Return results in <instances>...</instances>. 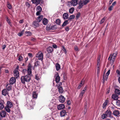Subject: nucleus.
I'll return each instance as SVG.
<instances>
[{
    "mask_svg": "<svg viewBox=\"0 0 120 120\" xmlns=\"http://www.w3.org/2000/svg\"><path fill=\"white\" fill-rule=\"evenodd\" d=\"M34 69V67L31 66L30 64H29L27 68V75L25 76H23L21 77V82L23 84H25V82H29L31 79L30 77L32 76L31 72V68Z\"/></svg>",
    "mask_w": 120,
    "mask_h": 120,
    "instance_id": "1",
    "label": "nucleus"
},
{
    "mask_svg": "<svg viewBox=\"0 0 120 120\" xmlns=\"http://www.w3.org/2000/svg\"><path fill=\"white\" fill-rule=\"evenodd\" d=\"M81 0H72L70 2H69L68 3V6L69 7H70L76 5L78 2H80Z\"/></svg>",
    "mask_w": 120,
    "mask_h": 120,
    "instance_id": "2",
    "label": "nucleus"
},
{
    "mask_svg": "<svg viewBox=\"0 0 120 120\" xmlns=\"http://www.w3.org/2000/svg\"><path fill=\"white\" fill-rule=\"evenodd\" d=\"M117 54L116 53H115L113 54V55L111 54L110 55V56L108 58L109 60H110L111 61V63L112 64L114 61L115 58L117 56Z\"/></svg>",
    "mask_w": 120,
    "mask_h": 120,
    "instance_id": "3",
    "label": "nucleus"
},
{
    "mask_svg": "<svg viewBox=\"0 0 120 120\" xmlns=\"http://www.w3.org/2000/svg\"><path fill=\"white\" fill-rule=\"evenodd\" d=\"M43 53L40 51L38 52L36 54V57L38 58V59L39 60L42 61L43 59Z\"/></svg>",
    "mask_w": 120,
    "mask_h": 120,
    "instance_id": "4",
    "label": "nucleus"
},
{
    "mask_svg": "<svg viewBox=\"0 0 120 120\" xmlns=\"http://www.w3.org/2000/svg\"><path fill=\"white\" fill-rule=\"evenodd\" d=\"M110 71V70H109L107 72L105 75L104 74L103 76V80L104 82L105 80H107Z\"/></svg>",
    "mask_w": 120,
    "mask_h": 120,
    "instance_id": "5",
    "label": "nucleus"
},
{
    "mask_svg": "<svg viewBox=\"0 0 120 120\" xmlns=\"http://www.w3.org/2000/svg\"><path fill=\"white\" fill-rule=\"evenodd\" d=\"M33 101H34V100L32 99V101L30 102V104L29 105H28V109L29 110H30L32 109L33 108V105L34 104V102Z\"/></svg>",
    "mask_w": 120,
    "mask_h": 120,
    "instance_id": "6",
    "label": "nucleus"
},
{
    "mask_svg": "<svg viewBox=\"0 0 120 120\" xmlns=\"http://www.w3.org/2000/svg\"><path fill=\"white\" fill-rule=\"evenodd\" d=\"M86 89V87H85L83 90L82 91V92L80 93V94L79 95V97L81 98H82L83 95H84V93L85 92Z\"/></svg>",
    "mask_w": 120,
    "mask_h": 120,
    "instance_id": "7",
    "label": "nucleus"
},
{
    "mask_svg": "<svg viewBox=\"0 0 120 120\" xmlns=\"http://www.w3.org/2000/svg\"><path fill=\"white\" fill-rule=\"evenodd\" d=\"M79 3V6H78V8L79 9H80L84 5H86L85 4L84 2L83 1H80V2H78Z\"/></svg>",
    "mask_w": 120,
    "mask_h": 120,
    "instance_id": "8",
    "label": "nucleus"
},
{
    "mask_svg": "<svg viewBox=\"0 0 120 120\" xmlns=\"http://www.w3.org/2000/svg\"><path fill=\"white\" fill-rule=\"evenodd\" d=\"M6 112L4 111H1L0 112V115L2 117H5L6 115Z\"/></svg>",
    "mask_w": 120,
    "mask_h": 120,
    "instance_id": "9",
    "label": "nucleus"
},
{
    "mask_svg": "<svg viewBox=\"0 0 120 120\" xmlns=\"http://www.w3.org/2000/svg\"><path fill=\"white\" fill-rule=\"evenodd\" d=\"M8 91H9L6 89H4L2 91V94L4 96L8 95Z\"/></svg>",
    "mask_w": 120,
    "mask_h": 120,
    "instance_id": "10",
    "label": "nucleus"
},
{
    "mask_svg": "<svg viewBox=\"0 0 120 120\" xmlns=\"http://www.w3.org/2000/svg\"><path fill=\"white\" fill-rule=\"evenodd\" d=\"M59 100L61 103H63L65 100V98L62 95H60L59 97Z\"/></svg>",
    "mask_w": 120,
    "mask_h": 120,
    "instance_id": "11",
    "label": "nucleus"
},
{
    "mask_svg": "<svg viewBox=\"0 0 120 120\" xmlns=\"http://www.w3.org/2000/svg\"><path fill=\"white\" fill-rule=\"evenodd\" d=\"M14 75L15 77L17 78L19 75V72L18 70H15L14 71Z\"/></svg>",
    "mask_w": 120,
    "mask_h": 120,
    "instance_id": "12",
    "label": "nucleus"
},
{
    "mask_svg": "<svg viewBox=\"0 0 120 120\" xmlns=\"http://www.w3.org/2000/svg\"><path fill=\"white\" fill-rule=\"evenodd\" d=\"M64 108V105L63 104H62L59 105L57 107V108L58 110H60Z\"/></svg>",
    "mask_w": 120,
    "mask_h": 120,
    "instance_id": "13",
    "label": "nucleus"
},
{
    "mask_svg": "<svg viewBox=\"0 0 120 120\" xmlns=\"http://www.w3.org/2000/svg\"><path fill=\"white\" fill-rule=\"evenodd\" d=\"M118 96L115 94H113L112 95V98L114 100H117L118 98Z\"/></svg>",
    "mask_w": 120,
    "mask_h": 120,
    "instance_id": "14",
    "label": "nucleus"
},
{
    "mask_svg": "<svg viewBox=\"0 0 120 120\" xmlns=\"http://www.w3.org/2000/svg\"><path fill=\"white\" fill-rule=\"evenodd\" d=\"M15 82V79L14 77L11 78L10 80V82L11 84H13Z\"/></svg>",
    "mask_w": 120,
    "mask_h": 120,
    "instance_id": "15",
    "label": "nucleus"
},
{
    "mask_svg": "<svg viewBox=\"0 0 120 120\" xmlns=\"http://www.w3.org/2000/svg\"><path fill=\"white\" fill-rule=\"evenodd\" d=\"M105 113L106 116H111V112L110 110H107L105 112Z\"/></svg>",
    "mask_w": 120,
    "mask_h": 120,
    "instance_id": "16",
    "label": "nucleus"
},
{
    "mask_svg": "<svg viewBox=\"0 0 120 120\" xmlns=\"http://www.w3.org/2000/svg\"><path fill=\"white\" fill-rule=\"evenodd\" d=\"M6 89L8 91H9L11 89V85L9 84H8L6 86Z\"/></svg>",
    "mask_w": 120,
    "mask_h": 120,
    "instance_id": "17",
    "label": "nucleus"
},
{
    "mask_svg": "<svg viewBox=\"0 0 120 120\" xmlns=\"http://www.w3.org/2000/svg\"><path fill=\"white\" fill-rule=\"evenodd\" d=\"M47 50L48 52L51 53L53 51V49L52 47L49 46L47 48Z\"/></svg>",
    "mask_w": 120,
    "mask_h": 120,
    "instance_id": "18",
    "label": "nucleus"
},
{
    "mask_svg": "<svg viewBox=\"0 0 120 120\" xmlns=\"http://www.w3.org/2000/svg\"><path fill=\"white\" fill-rule=\"evenodd\" d=\"M7 106L10 108L12 107L13 106L12 103L9 101L7 102Z\"/></svg>",
    "mask_w": 120,
    "mask_h": 120,
    "instance_id": "19",
    "label": "nucleus"
},
{
    "mask_svg": "<svg viewBox=\"0 0 120 120\" xmlns=\"http://www.w3.org/2000/svg\"><path fill=\"white\" fill-rule=\"evenodd\" d=\"M31 1L33 3L38 5L39 4L40 2V0H31Z\"/></svg>",
    "mask_w": 120,
    "mask_h": 120,
    "instance_id": "20",
    "label": "nucleus"
},
{
    "mask_svg": "<svg viewBox=\"0 0 120 120\" xmlns=\"http://www.w3.org/2000/svg\"><path fill=\"white\" fill-rule=\"evenodd\" d=\"M39 23L36 21H34L33 23V26L34 27H37L39 26Z\"/></svg>",
    "mask_w": 120,
    "mask_h": 120,
    "instance_id": "21",
    "label": "nucleus"
},
{
    "mask_svg": "<svg viewBox=\"0 0 120 120\" xmlns=\"http://www.w3.org/2000/svg\"><path fill=\"white\" fill-rule=\"evenodd\" d=\"M115 94L118 96L120 95V90L118 89H115Z\"/></svg>",
    "mask_w": 120,
    "mask_h": 120,
    "instance_id": "22",
    "label": "nucleus"
},
{
    "mask_svg": "<svg viewBox=\"0 0 120 120\" xmlns=\"http://www.w3.org/2000/svg\"><path fill=\"white\" fill-rule=\"evenodd\" d=\"M56 76L55 78V80L56 83H57L60 81V77L58 74L56 75Z\"/></svg>",
    "mask_w": 120,
    "mask_h": 120,
    "instance_id": "23",
    "label": "nucleus"
},
{
    "mask_svg": "<svg viewBox=\"0 0 120 120\" xmlns=\"http://www.w3.org/2000/svg\"><path fill=\"white\" fill-rule=\"evenodd\" d=\"M43 16L42 15H40L38 17L37 19V22H40L42 20L43 18Z\"/></svg>",
    "mask_w": 120,
    "mask_h": 120,
    "instance_id": "24",
    "label": "nucleus"
},
{
    "mask_svg": "<svg viewBox=\"0 0 120 120\" xmlns=\"http://www.w3.org/2000/svg\"><path fill=\"white\" fill-rule=\"evenodd\" d=\"M66 112L65 110H63L60 112L61 116L63 117L66 114Z\"/></svg>",
    "mask_w": 120,
    "mask_h": 120,
    "instance_id": "25",
    "label": "nucleus"
},
{
    "mask_svg": "<svg viewBox=\"0 0 120 120\" xmlns=\"http://www.w3.org/2000/svg\"><path fill=\"white\" fill-rule=\"evenodd\" d=\"M63 17L64 19H68V15L67 13H64L63 15Z\"/></svg>",
    "mask_w": 120,
    "mask_h": 120,
    "instance_id": "26",
    "label": "nucleus"
},
{
    "mask_svg": "<svg viewBox=\"0 0 120 120\" xmlns=\"http://www.w3.org/2000/svg\"><path fill=\"white\" fill-rule=\"evenodd\" d=\"M119 112L118 111L115 110L113 111V114L116 116H117L119 114Z\"/></svg>",
    "mask_w": 120,
    "mask_h": 120,
    "instance_id": "27",
    "label": "nucleus"
},
{
    "mask_svg": "<svg viewBox=\"0 0 120 120\" xmlns=\"http://www.w3.org/2000/svg\"><path fill=\"white\" fill-rule=\"evenodd\" d=\"M56 70L59 71L60 69V66L58 63H57L56 65Z\"/></svg>",
    "mask_w": 120,
    "mask_h": 120,
    "instance_id": "28",
    "label": "nucleus"
},
{
    "mask_svg": "<svg viewBox=\"0 0 120 120\" xmlns=\"http://www.w3.org/2000/svg\"><path fill=\"white\" fill-rule=\"evenodd\" d=\"M108 102V101L107 100H105V101L104 102L103 104V109L105 108L106 106L107 105V103Z\"/></svg>",
    "mask_w": 120,
    "mask_h": 120,
    "instance_id": "29",
    "label": "nucleus"
},
{
    "mask_svg": "<svg viewBox=\"0 0 120 120\" xmlns=\"http://www.w3.org/2000/svg\"><path fill=\"white\" fill-rule=\"evenodd\" d=\"M43 24L44 25H46L47 23L48 22V20L45 19L44 18L42 20Z\"/></svg>",
    "mask_w": 120,
    "mask_h": 120,
    "instance_id": "30",
    "label": "nucleus"
},
{
    "mask_svg": "<svg viewBox=\"0 0 120 120\" xmlns=\"http://www.w3.org/2000/svg\"><path fill=\"white\" fill-rule=\"evenodd\" d=\"M68 20H65L62 25V26L63 27H64L68 24Z\"/></svg>",
    "mask_w": 120,
    "mask_h": 120,
    "instance_id": "31",
    "label": "nucleus"
},
{
    "mask_svg": "<svg viewBox=\"0 0 120 120\" xmlns=\"http://www.w3.org/2000/svg\"><path fill=\"white\" fill-rule=\"evenodd\" d=\"M37 94L35 92H33V97L34 98H36L37 97Z\"/></svg>",
    "mask_w": 120,
    "mask_h": 120,
    "instance_id": "32",
    "label": "nucleus"
},
{
    "mask_svg": "<svg viewBox=\"0 0 120 120\" xmlns=\"http://www.w3.org/2000/svg\"><path fill=\"white\" fill-rule=\"evenodd\" d=\"M6 19L7 22L8 23V24L10 25L11 24V23L10 22V19H9L7 16H6L5 17Z\"/></svg>",
    "mask_w": 120,
    "mask_h": 120,
    "instance_id": "33",
    "label": "nucleus"
},
{
    "mask_svg": "<svg viewBox=\"0 0 120 120\" xmlns=\"http://www.w3.org/2000/svg\"><path fill=\"white\" fill-rule=\"evenodd\" d=\"M58 89L59 92L60 93H62L63 91V90L62 87L61 86L57 87Z\"/></svg>",
    "mask_w": 120,
    "mask_h": 120,
    "instance_id": "34",
    "label": "nucleus"
},
{
    "mask_svg": "<svg viewBox=\"0 0 120 120\" xmlns=\"http://www.w3.org/2000/svg\"><path fill=\"white\" fill-rule=\"evenodd\" d=\"M25 34L26 36H30L31 35L32 33L29 31H27L26 32Z\"/></svg>",
    "mask_w": 120,
    "mask_h": 120,
    "instance_id": "35",
    "label": "nucleus"
},
{
    "mask_svg": "<svg viewBox=\"0 0 120 120\" xmlns=\"http://www.w3.org/2000/svg\"><path fill=\"white\" fill-rule=\"evenodd\" d=\"M24 31V30H23L22 31L19 32V33L18 34V36L20 37L23 34Z\"/></svg>",
    "mask_w": 120,
    "mask_h": 120,
    "instance_id": "36",
    "label": "nucleus"
},
{
    "mask_svg": "<svg viewBox=\"0 0 120 120\" xmlns=\"http://www.w3.org/2000/svg\"><path fill=\"white\" fill-rule=\"evenodd\" d=\"M75 17V16L74 15H71L68 18V20H70L71 19H74Z\"/></svg>",
    "mask_w": 120,
    "mask_h": 120,
    "instance_id": "37",
    "label": "nucleus"
},
{
    "mask_svg": "<svg viewBox=\"0 0 120 120\" xmlns=\"http://www.w3.org/2000/svg\"><path fill=\"white\" fill-rule=\"evenodd\" d=\"M74 8H71L69 10V12L70 13L72 14V13L74 11Z\"/></svg>",
    "mask_w": 120,
    "mask_h": 120,
    "instance_id": "38",
    "label": "nucleus"
},
{
    "mask_svg": "<svg viewBox=\"0 0 120 120\" xmlns=\"http://www.w3.org/2000/svg\"><path fill=\"white\" fill-rule=\"evenodd\" d=\"M23 60V57L21 56H19L18 57V60L20 61H22Z\"/></svg>",
    "mask_w": 120,
    "mask_h": 120,
    "instance_id": "39",
    "label": "nucleus"
},
{
    "mask_svg": "<svg viewBox=\"0 0 120 120\" xmlns=\"http://www.w3.org/2000/svg\"><path fill=\"white\" fill-rule=\"evenodd\" d=\"M9 107L7 106L5 108V110L8 112H10V109L9 108Z\"/></svg>",
    "mask_w": 120,
    "mask_h": 120,
    "instance_id": "40",
    "label": "nucleus"
},
{
    "mask_svg": "<svg viewBox=\"0 0 120 120\" xmlns=\"http://www.w3.org/2000/svg\"><path fill=\"white\" fill-rule=\"evenodd\" d=\"M84 81V80H83L81 81L80 84L78 85V89H79L82 86V82H83Z\"/></svg>",
    "mask_w": 120,
    "mask_h": 120,
    "instance_id": "41",
    "label": "nucleus"
},
{
    "mask_svg": "<svg viewBox=\"0 0 120 120\" xmlns=\"http://www.w3.org/2000/svg\"><path fill=\"white\" fill-rule=\"evenodd\" d=\"M53 104L52 103H50L49 105V108L50 109H52V108L53 107Z\"/></svg>",
    "mask_w": 120,
    "mask_h": 120,
    "instance_id": "42",
    "label": "nucleus"
},
{
    "mask_svg": "<svg viewBox=\"0 0 120 120\" xmlns=\"http://www.w3.org/2000/svg\"><path fill=\"white\" fill-rule=\"evenodd\" d=\"M4 108V106L3 103H0V110Z\"/></svg>",
    "mask_w": 120,
    "mask_h": 120,
    "instance_id": "43",
    "label": "nucleus"
},
{
    "mask_svg": "<svg viewBox=\"0 0 120 120\" xmlns=\"http://www.w3.org/2000/svg\"><path fill=\"white\" fill-rule=\"evenodd\" d=\"M7 7L10 9H11L12 8V7L10 4L8 2H7Z\"/></svg>",
    "mask_w": 120,
    "mask_h": 120,
    "instance_id": "44",
    "label": "nucleus"
},
{
    "mask_svg": "<svg viewBox=\"0 0 120 120\" xmlns=\"http://www.w3.org/2000/svg\"><path fill=\"white\" fill-rule=\"evenodd\" d=\"M105 17H104L102 19H101L100 22V24H102L103 23L105 20Z\"/></svg>",
    "mask_w": 120,
    "mask_h": 120,
    "instance_id": "45",
    "label": "nucleus"
},
{
    "mask_svg": "<svg viewBox=\"0 0 120 120\" xmlns=\"http://www.w3.org/2000/svg\"><path fill=\"white\" fill-rule=\"evenodd\" d=\"M41 78L40 76L38 75H35V79H36L38 80L40 79Z\"/></svg>",
    "mask_w": 120,
    "mask_h": 120,
    "instance_id": "46",
    "label": "nucleus"
},
{
    "mask_svg": "<svg viewBox=\"0 0 120 120\" xmlns=\"http://www.w3.org/2000/svg\"><path fill=\"white\" fill-rule=\"evenodd\" d=\"M37 11L41 12L42 8L40 6H38L37 7Z\"/></svg>",
    "mask_w": 120,
    "mask_h": 120,
    "instance_id": "47",
    "label": "nucleus"
},
{
    "mask_svg": "<svg viewBox=\"0 0 120 120\" xmlns=\"http://www.w3.org/2000/svg\"><path fill=\"white\" fill-rule=\"evenodd\" d=\"M57 83V87L61 86H60L62 85V83L60 82H59L57 83Z\"/></svg>",
    "mask_w": 120,
    "mask_h": 120,
    "instance_id": "48",
    "label": "nucleus"
},
{
    "mask_svg": "<svg viewBox=\"0 0 120 120\" xmlns=\"http://www.w3.org/2000/svg\"><path fill=\"white\" fill-rule=\"evenodd\" d=\"M56 24L59 25L60 23V20L59 19H57L56 20Z\"/></svg>",
    "mask_w": 120,
    "mask_h": 120,
    "instance_id": "49",
    "label": "nucleus"
},
{
    "mask_svg": "<svg viewBox=\"0 0 120 120\" xmlns=\"http://www.w3.org/2000/svg\"><path fill=\"white\" fill-rule=\"evenodd\" d=\"M106 116L105 114H105H103L101 115V117L102 119H104L106 117Z\"/></svg>",
    "mask_w": 120,
    "mask_h": 120,
    "instance_id": "50",
    "label": "nucleus"
},
{
    "mask_svg": "<svg viewBox=\"0 0 120 120\" xmlns=\"http://www.w3.org/2000/svg\"><path fill=\"white\" fill-rule=\"evenodd\" d=\"M22 72L24 73V74H26L27 72V70L26 69H23L22 70Z\"/></svg>",
    "mask_w": 120,
    "mask_h": 120,
    "instance_id": "51",
    "label": "nucleus"
},
{
    "mask_svg": "<svg viewBox=\"0 0 120 120\" xmlns=\"http://www.w3.org/2000/svg\"><path fill=\"white\" fill-rule=\"evenodd\" d=\"M90 0H83V1L84 2L85 4L86 5L89 2Z\"/></svg>",
    "mask_w": 120,
    "mask_h": 120,
    "instance_id": "52",
    "label": "nucleus"
},
{
    "mask_svg": "<svg viewBox=\"0 0 120 120\" xmlns=\"http://www.w3.org/2000/svg\"><path fill=\"white\" fill-rule=\"evenodd\" d=\"M116 103L117 106H120V100H118L116 102Z\"/></svg>",
    "mask_w": 120,
    "mask_h": 120,
    "instance_id": "53",
    "label": "nucleus"
},
{
    "mask_svg": "<svg viewBox=\"0 0 120 120\" xmlns=\"http://www.w3.org/2000/svg\"><path fill=\"white\" fill-rule=\"evenodd\" d=\"M97 67H100V61L99 60H97Z\"/></svg>",
    "mask_w": 120,
    "mask_h": 120,
    "instance_id": "54",
    "label": "nucleus"
},
{
    "mask_svg": "<svg viewBox=\"0 0 120 120\" xmlns=\"http://www.w3.org/2000/svg\"><path fill=\"white\" fill-rule=\"evenodd\" d=\"M80 15V13H78L76 15V18L78 19L79 18Z\"/></svg>",
    "mask_w": 120,
    "mask_h": 120,
    "instance_id": "55",
    "label": "nucleus"
},
{
    "mask_svg": "<svg viewBox=\"0 0 120 120\" xmlns=\"http://www.w3.org/2000/svg\"><path fill=\"white\" fill-rule=\"evenodd\" d=\"M116 72L117 73L118 75L120 76V72L118 70H116Z\"/></svg>",
    "mask_w": 120,
    "mask_h": 120,
    "instance_id": "56",
    "label": "nucleus"
},
{
    "mask_svg": "<svg viewBox=\"0 0 120 120\" xmlns=\"http://www.w3.org/2000/svg\"><path fill=\"white\" fill-rule=\"evenodd\" d=\"M113 7L112 6V5L109 8V11H111L112 10V8H113Z\"/></svg>",
    "mask_w": 120,
    "mask_h": 120,
    "instance_id": "57",
    "label": "nucleus"
},
{
    "mask_svg": "<svg viewBox=\"0 0 120 120\" xmlns=\"http://www.w3.org/2000/svg\"><path fill=\"white\" fill-rule=\"evenodd\" d=\"M30 40L32 41H34L36 40V39L33 38H31Z\"/></svg>",
    "mask_w": 120,
    "mask_h": 120,
    "instance_id": "58",
    "label": "nucleus"
},
{
    "mask_svg": "<svg viewBox=\"0 0 120 120\" xmlns=\"http://www.w3.org/2000/svg\"><path fill=\"white\" fill-rule=\"evenodd\" d=\"M28 55L30 57H33L32 54L31 53H28Z\"/></svg>",
    "mask_w": 120,
    "mask_h": 120,
    "instance_id": "59",
    "label": "nucleus"
},
{
    "mask_svg": "<svg viewBox=\"0 0 120 120\" xmlns=\"http://www.w3.org/2000/svg\"><path fill=\"white\" fill-rule=\"evenodd\" d=\"M56 25H54L53 26H52V29L54 30V29H56Z\"/></svg>",
    "mask_w": 120,
    "mask_h": 120,
    "instance_id": "60",
    "label": "nucleus"
},
{
    "mask_svg": "<svg viewBox=\"0 0 120 120\" xmlns=\"http://www.w3.org/2000/svg\"><path fill=\"white\" fill-rule=\"evenodd\" d=\"M74 49L75 51H78V49L77 48V46H75V47L74 48Z\"/></svg>",
    "mask_w": 120,
    "mask_h": 120,
    "instance_id": "61",
    "label": "nucleus"
},
{
    "mask_svg": "<svg viewBox=\"0 0 120 120\" xmlns=\"http://www.w3.org/2000/svg\"><path fill=\"white\" fill-rule=\"evenodd\" d=\"M26 4L27 6H28V7H30V4H29V3L28 2H27L26 3Z\"/></svg>",
    "mask_w": 120,
    "mask_h": 120,
    "instance_id": "62",
    "label": "nucleus"
},
{
    "mask_svg": "<svg viewBox=\"0 0 120 120\" xmlns=\"http://www.w3.org/2000/svg\"><path fill=\"white\" fill-rule=\"evenodd\" d=\"M41 12V11H38L36 13V15H39L40 14V12Z\"/></svg>",
    "mask_w": 120,
    "mask_h": 120,
    "instance_id": "63",
    "label": "nucleus"
},
{
    "mask_svg": "<svg viewBox=\"0 0 120 120\" xmlns=\"http://www.w3.org/2000/svg\"><path fill=\"white\" fill-rule=\"evenodd\" d=\"M65 30L66 31H68L69 30V27H67L65 28Z\"/></svg>",
    "mask_w": 120,
    "mask_h": 120,
    "instance_id": "64",
    "label": "nucleus"
}]
</instances>
